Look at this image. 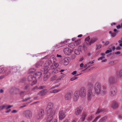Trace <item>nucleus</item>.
Listing matches in <instances>:
<instances>
[{"instance_id": "1", "label": "nucleus", "mask_w": 122, "mask_h": 122, "mask_svg": "<svg viewBox=\"0 0 122 122\" xmlns=\"http://www.w3.org/2000/svg\"><path fill=\"white\" fill-rule=\"evenodd\" d=\"M53 104L51 102L49 103L46 109L47 115L46 120L47 122H50L53 118V116L55 112L53 109Z\"/></svg>"}, {"instance_id": "2", "label": "nucleus", "mask_w": 122, "mask_h": 122, "mask_svg": "<svg viewBox=\"0 0 122 122\" xmlns=\"http://www.w3.org/2000/svg\"><path fill=\"white\" fill-rule=\"evenodd\" d=\"M20 66H13L11 68H8L6 70H5V72H7V73H6L5 74V76H7L10 73L11 71H10V69H12L13 72H16L20 69Z\"/></svg>"}, {"instance_id": "3", "label": "nucleus", "mask_w": 122, "mask_h": 122, "mask_svg": "<svg viewBox=\"0 0 122 122\" xmlns=\"http://www.w3.org/2000/svg\"><path fill=\"white\" fill-rule=\"evenodd\" d=\"M102 86L101 84L99 82H96L94 86V89L96 93L99 94L101 92Z\"/></svg>"}, {"instance_id": "4", "label": "nucleus", "mask_w": 122, "mask_h": 122, "mask_svg": "<svg viewBox=\"0 0 122 122\" xmlns=\"http://www.w3.org/2000/svg\"><path fill=\"white\" fill-rule=\"evenodd\" d=\"M23 114L24 117L28 119H30L32 117V112L29 110H26L24 111Z\"/></svg>"}, {"instance_id": "5", "label": "nucleus", "mask_w": 122, "mask_h": 122, "mask_svg": "<svg viewBox=\"0 0 122 122\" xmlns=\"http://www.w3.org/2000/svg\"><path fill=\"white\" fill-rule=\"evenodd\" d=\"M78 91L79 95L81 97L84 98L86 96V91L85 87H81Z\"/></svg>"}, {"instance_id": "6", "label": "nucleus", "mask_w": 122, "mask_h": 122, "mask_svg": "<svg viewBox=\"0 0 122 122\" xmlns=\"http://www.w3.org/2000/svg\"><path fill=\"white\" fill-rule=\"evenodd\" d=\"M95 93L92 91V90H88L87 91V98L88 100L90 101L95 96Z\"/></svg>"}, {"instance_id": "7", "label": "nucleus", "mask_w": 122, "mask_h": 122, "mask_svg": "<svg viewBox=\"0 0 122 122\" xmlns=\"http://www.w3.org/2000/svg\"><path fill=\"white\" fill-rule=\"evenodd\" d=\"M28 79L29 81H32V83L31 84V86H32L36 84L37 82V80L36 78L34 77L32 75H30L28 77Z\"/></svg>"}, {"instance_id": "8", "label": "nucleus", "mask_w": 122, "mask_h": 122, "mask_svg": "<svg viewBox=\"0 0 122 122\" xmlns=\"http://www.w3.org/2000/svg\"><path fill=\"white\" fill-rule=\"evenodd\" d=\"M44 114V111L42 109H40L38 114L36 116V117L38 119H42L43 118Z\"/></svg>"}, {"instance_id": "9", "label": "nucleus", "mask_w": 122, "mask_h": 122, "mask_svg": "<svg viewBox=\"0 0 122 122\" xmlns=\"http://www.w3.org/2000/svg\"><path fill=\"white\" fill-rule=\"evenodd\" d=\"M117 91L114 88H112L110 90L109 95L111 97H113L115 96L117 94Z\"/></svg>"}, {"instance_id": "10", "label": "nucleus", "mask_w": 122, "mask_h": 122, "mask_svg": "<svg viewBox=\"0 0 122 122\" xmlns=\"http://www.w3.org/2000/svg\"><path fill=\"white\" fill-rule=\"evenodd\" d=\"M55 57H51V59L50 60H48L47 61H46V63L45 64L47 66H48L50 65L52 63V61H53V62H55L56 61V59L55 58Z\"/></svg>"}, {"instance_id": "11", "label": "nucleus", "mask_w": 122, "mask_h": 122, "mask_svg": "<svg viewBox=\"0 0 122 122\" xmlns=\"http://www.w3.org/2000/svg\"><path fill=\"white\" fill-rule=\"evenodd\" d=\"M70 40L69 39H66L64 41H61L60 43L58 44V46L59 47H61L65 46L67 44V43L69 42Z\"/></svg>"}, {"instance_id": "12", "label": "nucleus", "mask_w": 122, "mask_h": 122, "mask_svg": "<svg viewBox=\"0 0 122 122\" xmlns=\"http://www.w3.org/2000/svg\"><path fill=\"white\" fill-rule=\"evenodd\" d=\"M63 51L65 54L68 55H70L72 52V51L68 47L64 48L63 50Z\"/></svg>"}, {"instance_id": "13", "label": "nucleus", "mask_w": 122, "mask_h": 122, "mask_svg": "<svg viewBox=\"0 0 122 122\" xmlns=\"http://www.w3.org/2000/svg\"><path fill=\"white\" fill-rule=\"evenodd\" d=\"M109 83L111 84H113L117 82V80L115 76H111L109 79Z\"/></svg>"}, {"instance_id": "14", "label": "nucleus", "mask_w": 122, "mask_h": 122, "mask_svg": "<svg viewBox=\"0 0 122 122\" xmlns=\"http://www.w3.org/2000/svg\"><path fill=\"white\" fill-rule=\"evenodd\" d=\"M82 110V107L80 106L78 107L75 110V114L76 115H79Z\"/></svg>"}, {"instance_id": "15", "label": "nucleus", "mask_w": 122, "mask_h": 122, "mask_svg": "<svg viewBox=\"0 0 122 122\" xmlns=\"http://www.w3.org/2000/svg\"><path fill=\"white\" fill-rule=\"evenodd\" d=\"M44 68L41 69V71H44V74L47 73L48 72V71L50 69L49 68V67L47 65H46L44 64Z\"/></svg>"}, {"instance_id": "16", "label": "nucleus", "mask_w": 122, "mask_h": 122, "mask_svg": "<svg viewBox=\"0 0 122 122\" xmlns=\"http://www.w3.org/2000/svg\"><path fill=\"white\" fill-rule=\"evenodd\" d=\"M79 94L78 91H75L74 94L73 100L75 102H76L79 99Z\"/></svg>"}, {"instance_id": "17", "label": "nucleus", "mask_w": 122, "mask_h": 122, "mask_svg": "<svg viewBox=\"0 0 122 122\" xmlns=\"http://www.w3.org/2000/svg\"><path fill=\"white\" fill-rule=\"evenodd\" d=\"M59 119L61 120L63 119L65 117V115L64 112H63L62 111H60L59 112Z\"/></svg>"}, {"instance_id": "18", "label": "nucleus", "mask_w": 122, "mask_h": 122, "mask_svg": "<svg viewBox=\"0 0 122 122\" xmlns=\"http://www.w3.org/2000/svg\"><path fill=\"white\" fill-rule=\"evenodd\" d=\"M87 87L88 90H92L93 87V84L91 82H88L87 83Z\"/></svg>"}, {"instance_id": "19", "label": "nucleus", "mask_w": 122, "mask_h": 122, "mask_svg": "<svg viewBox=\"0 0 122 122\" xmlns=\"http://www.w3.org/2000/svg\"><path fill=\"white\" fill-rule=\"evenodd\" d=\"M118 105L117 103L115 101H113L111 105V107L113 109H116L118 107Z\"/></svg>"}, {"instance_id": "20", "label": "nucleus", "mask_w": 122, "mask_h": 122, "mask_svg": "<svg viewBox=\"0 0 122 122\" xmlns=\"http://www.w3.org/2000/svg\"><path fill=\"white\" fill-rule=\"evenodd\" d=\"M107 110V109H106L99 108L97 110V111L96 113V114L98 115L99 114L102 113L103 112H106Z\"/></svg>"}, {"instance_id": "21", "label": "nucleus", "mask_w": 122, "mask_h": 122, "mask_svg": "<svg viewBox=\"0 0 122 122\" xmlns=\"http://www.w3.org/2000/svg\"><path fill=\"white\" fill-rule=\"evenodd\" d=\"M72 96V94L71 93H67L65 96V98L66 100H69L70 99Z\"/></svg>"}, {"instance_id": "22", "label": "nucleus", "mask_w": 122, "mask_h": 122, "mask_svg": "<svg viewBox=\"0 0 122 122\" xmlns=\"http://www.w3.org/2000/svg\"><path fill=\"white\" fill-rule=\"evenodd\" d=\"M44 62V61H41L37 62L35 65L36 67L39 68L41 66L43 63Z\"/></svg>"}, {"instance_id": "23", "label": "nucleus", "mask_w": 122, "mask_h": 122, "mask_svg": "<svg viewBox=\"0 0 122 122\" xmlns=\"http://www.w3.org/2000/svg\"><path fill=\"white\" fill-rule=\"evenodd\" d=\"M70 60V58L69 57H66L65 58L64 61V64L67 65L68 64Z\"/></svg>"}, {"instance_id": "24", "label": "nucleus", "mask_w": 122, "mask_h": 122, "mask_svg": "<svg viewBox=\"0 0 122 122\" xmlns=\"http://www.w3.org/2000/svg\"><path fill=\"white\" fill-rule=\"evenodd\" d=\"M42 74V73L40 71L35 73V74L36 76V78H39L41 76Z\"/></svg>"}, {"instance_id": "25", "label": "nucleus", "mask_w": 122, "mask_h": 122, "mask_svg": "<svg viewBox=\"0 0 122 122\" xmlns=\"http://www.w3.org/2000/svg\"><path fill=\"white\" fill-rule=\"evenodd\" d=\"M45 75L44 77L43 80L44 81H46L49 77L50 74L49 73H45Z\"/></svg>"}, {"instance_id": "26", "label": "nucleus", "mask_w": 122, "mask_h": 122, "mask_svg": "<svg viewBox=\"0 0 122 122\" xmlns=\"http://www.w3.org/2000/svg\"><path fill=\"white\" fill-rule=\"evenodd\" d=\"M97 40V38L95 37H93L91 38L90 41L89 42V43L90 45L92 44L95 42Z\"/></svg>"}, {"instance_id": "27", "label": "nucleus", "mask_w": 122, "mask_h": 122, "mask_svg": "<svg viewBox=\"0 0 122 122\" xmlns=\"http://www.w3.org/2000/svg\"><path fill=\"white\" fill-rule=\"evenodd\" d=\"M68 46L71 48H73L76 47V45L74 43H71L68 45Z\"/></svg>"}, {"instance_id": "28", "label": "nucleus", "mask_w": 122, "mask_h": 122, "mask_svg": "<svg viewBox=\"0 0 122 122\" xmlns=\"http://www.w3.org/2000/svg\"><path fill=\"white\" fill-rule=\"evenodd\" d=\"M101 55L102 56L100 57L98 59V60L99 61L100 60H102L103 59L105 58V54L104 53H102L101 54Z\"/></svg>"}, {"instance_id": "29", "label": "nucleus", "mask_w": 122, "mask_h": 122, "mask_svg": "<svg viewBox=\"0 0 122 122\" xmlns=\"http://www.w3.org/2000/svg\"><path fill=\"white\" fill-rule=\"evenodd\" d=\"M118 76L122 78V70H120L117 73Z\"/></svg>"}, {"instance_id": "30", "label": "nucleus", "mask_w": 122, "mask_h": 122, "mask_svg": "<svg viewBox=\"0 0 122 122\" xmlns=\"http://www.w3.org/2000/svg\"><path fill=\"white\" fill-rule=\"evenodd\" d=\"M61 91V89H56L52 90V91H50V93H57Z\"/></svg>"}, {"instance_id": "31", "label": "nucleus", "mask_w": 122, "mask_h": 122, "mask_svg": "<svg viewBox=\"0 0 122 122\" xmlns=\"http://www.w3.org/2000/svg\"><path fill=\"white\" fill-rule=\"evenodd\" d=\"M107 117L106 116H105L102 117L99 121V122H102L103 121H105L107 119Z\"/></svg>"}, {"instance_id": "32", "label": "nucleus", "mask_w": 122, "mask_h": 122, "mask_svg": "<svg viewBox=\"0 0 122 122\" xmlns=\"http://www.w3.org/2000/svg\"><path fill=\"white\" fill-rule=\"evenodd\" d=\"M86 114L85 113H83L80 119L82 121H84L86 117Z\"/></svg>"}, {"instance_id": "33", "label": "nucleus", "mask_w": 122, "mask_h": 122, "mask_svg": "<svg viewBox=\"0 0 122 122\" xmlns=\"http://www.w3.org/2000/svg\"><path fill=\"white\" fill-rule=\"evenodd\" d=\"M57 78V76L56 75L54 76L51 78V80L52 81L56 79Z\"/></svg>"}, {"instance_id": "34", "label": "nucleus", "mask_w": 122, "mask_h": 122, "mask_svg": "<svg viewBox=\"0 0 122 122\" xmlns=\"http://www.w3.org/2000/svg\"><path fill=\"white\" fill-rule=\"evenodd\" d=\"M75 54L77 55H79L80 54V51L78 50L75 49L74 51Z\"/></svg>"}, {"instance_id": "35", "label": "nucleus", "mask_w": 122, "mask_h": 122, "mask_svg": "<svg viewBox=\"0 0 122 122\" xmlns=\"http://www.w3.org/2000/svg\"><path fill=\"white\" fill-rule=\"evenodd\" d=\"M81 43V40H78L75 41L74 43L76 45V46L77 45H79Z\"/></svg>"}, {"instance_id": "36", "label": "nucleus", "mask_w": 122, "mask_h": 122, "mask_svg": "<svg viewBox=\"0 0 122 122\" xmlns=\"http://www.w3.org/2000/svg\"><path fill=\"white\" fill-rule=\"evenodd\" d=\"M7 106V105H4L0 106V110H1L5 108H6V107Z\"/></svg>"}, {"instance_id": "37", "label": "nucleus", "mask_w": 122, "mask_h": 122, "mask_svg": "<svg viewBox=\"0 0 122 122\" xmlns=\"http://www.w3.org/2000/svg\"><path fill=\"white\" fill-rule=\"evenodd\" d=\"M101 116L100 115L98 116L95 118L92 122H96L97 120L101 117Z\"/></svg>"}, {"instance_id": "38", "label": "nucleus", "mask_w": 122, "mask_h": 122, "mask_svg": "<svg viewBox=\"0 0 122 122\" xmlns=\"http://www.w3.org/2000/svg\"><path fill=\"white\" fill-rule=\"evenodd\" d=\"M94 60H93L92 61H90L89 62L87 63V65L88 66H87V68H89L90 67V66L89 65V64H92L94 62Z\"/></svg>"}, {"instance_id": "39", "label": "nucleus", "mask_w": 122, "mask_h": 122, "mask_svg": "<svg viewBox=\"0 0 122 122\" xmlns=\"http://www.w3.org/2000/svg\"><path fill=\"white\" fill-rule=\"evenodd\" d=\"M62 78V77L61 76H60L55 81V82L56 83L58 82H59L60 80Z\"/></svg>"}, {"instance_id": "40", "label": "nucleus", "mask_w": 122, "mask_h": 122, "mask_svg": "<svg viewBox=\"0 0 122 122\" xmlns=\"http://www.w3.org/2000/svg\"><path fill=\"white\" fill-rule=\"evenodd\" d=\"M118 42L119 44V46L120 47H122V39L121 40L119 41Z\"/></svg>"}, {"instance_id": "41", "label": "nucleus", "mask_w": 122, "mask_h": 122, "mask_svg": "<svg viewBox=\"0 0 122 122\" xmlns=\"http://www.w3.org/2000/svg\"><path fill=\"white\" fill-rule=\"evenodd\" d=\"M96 46L97 47L96 49V50H98L100 49L102 47V45H99L98 46L97 45Z\"/></svg>"}, {"instance_id": "42", "label": "nucleus", "mask_w": 122, "mask_h": 122, "mask_svg": "<svg viewBox=\"0 0 122 122\" xmlns=\"http://www.w3.org/2000/svg\"><path fill=\"white\" fill-rule=\"evenodd\" d=\"M38 94H40L41 96H43L45 95V93L44 92H42L41 93H40V92L38 93Z\"/></svg>"}, {"instance_id": "43", "label": "nucleus", "mask_w": 122, "mask_h": 122, "mask_svg": "<svg viewBox=\"0 0 122 122\" xmlns=\"http://www.w3.org/2000/svg\"><path fill=\"white\" fill-rule=\"evenodd\" d=\"M55 68L56 67H55L54 65L53 64H52L50 68L51 69L53 70L55 69Z\"/></svg>"}, {"instance_id": "44", "label": "nucleus", "mask_w": 122, "mask_h": 122, "mask_svg": "<svg viewBox=\"0 0 122 122\" xmlns=\"http://www.w3.org/2000/svg\"><path fill=\"white\" fill-rule=\"evenodd\" d=\"M93 115H92L91 116L88 117V118L87 119L88 120H91L92 119V118L93 117Z\"/></svg>"}, {"instance_id": "45", "label": "nucleus", "mask_w": 122, "mask_h": 122, "mask_svg": "<svg viewBox=\"0 0 122 122\" xmlns=\"http://www.w3.org/2000/svg\"><path fill=\"white\" fill-rule=\"evenodd\" d=\"M77 78V77L75 76V77H73L71 78V79L70 80L71 81H74V80H75V79H76Z\"/></svg>"}, {"instance_id": "46", "label": "nucleus", "mask_w": 122, "mask_h": 122, "mask_svg": "<svg viewBox=\"0 0 122 122\" xmlns=\"http://www.w3.org/2000/svg\"><path fill=\"white\" fill-rule=\"evenodd\" d=\"M112 51L111 50H107L105 52V54H107L110 52H111Z\"/></svg>"}, {"instance_id": "47", "label": "nucleus", "mask_w": 122, "mask_h": 122, "mask_svg": "<svg viewBox=\"0 0 122 122\" xmlns=\"http://www.w3.org/2000/svg\"><path fill=\"white\" fill-rule=\"evenodd\" d=\"M45 87V86H41L37 88L38 89H41Z\"/></svg>"}, {"instance_id": "48", "label": "nucleus", "mask_w": 122, "mask_h": 122, "mask_svg": "<svg viewBox=\"0 0 122 122\" xmlns=\"http://www.w3.org/2000/svg\"><path fill=\"white\" fill-rule=\"evenodd\" d=\"M102 93L103 95H105L107 93V91L106 90H102Z\"/></svg>"}, {"instance_id": "49", "label": "nucleus", "mask_w": 122, "mask_h": 122, "mask_svg": "<svg viewBox=\"0 0 122 122\" xmlns=\"http://www.w3.org/2000/svg\"><path fill=\"white\" fill-rule=\"evenodd\" d=\"M30 99V97H29L27 98H26L25 99L23 100H22L23 102H25L26 101H27L28 100Z\"/></svg>"}, {"instance_id": "50", "label": "nucleus", "mask_w": 122, "mask_h": 122, "mask_svg": "<svg viewBox=\"0 0 122 122\" xmlns=\"http://www.w3.org/2000/svg\"><path fill=\"white\" fill-rule=\"evenodd\" d=\"M54 65L55 67H57L59 65V64L58 63H54Z\"/></svg>"}, {"instance_id": "51", "label": "nucleus", "mask_w": 122, "mask_h": 122, "mask_svg": "<svg viewBox=\"0 0 122 122\" xmlns=\"http://www.w3.org/2000/svg\"><path fill=\"white\" fill-rule=\"evenodd\" d=\"M90 39V38H89V37H88L85 39V41H87L89 42Z\"/></svg>"}, {"instance_id": "52", "label": "nucleus", "mask_w": 122, "mask_h": 122, "mask_svg": "<svg viewBox=\"0 0 122 122\" xmlns=\"http://www.w3.org/2000/svg\"><path fill=\"white\" fill-rule=\"evenodd\" d=\"M116 35V33H112V34L111 35V36H112V37H114Z\"/></svg>"}, {"instance_id": "53", "label": "nucleus", "mask_w": 122, "mask_h": 122, "mask_svg": "<svg viewBox=\"0 0 122 122\" xmlns=\"http://www.w3.org/2000/svg\"><path fill=\"white\" fill-rule=\"evenodd\" d=\"M3 68H0V73H1L4 70Z\"/></svg>"}, {"instance_id": "54", "label": "nucleus", "mask_w": 122, "mask_h": 122, "mask_svg": "<svg viewBox=\"0 0 122 122\" xmlns=\"http://www.w3.org/2000/svg\"><path fill=\"white\" fill-rule=\"evenodd\" d=\"M12 107V106L11 105H9L7 107V106L6 107L5 109H7L8 108H11Z\"/></svg>"}, {"instance_id": "55", "label": "nucleus", "mask_w": 122, "mask_h": 122, "mask_svg": "<svg viewBox=\"0 0 122 122\" xmlns=\"http://www.w3.org/2000/svg\"><path fill=\"white\" fill-rule=\"evenodd\" d=\"M109 43V42L108 41L106 42L104 44V45L105 46H107V45Z\"/></svg>"}, {"instance_id": "56", "label": "nucleus", "mask_w": 122, "mask_h": 122, "mask_svg": "<svg viewBox=\"0 0 122 122\" xmlns=\"http://www.w3.org/2000/svg\"><path fill=\"white\" fill-rule=\"evenodd\" d=\"M29 86V84L27 85L26 86H25L24 88V89H27V88H28V87Z\"/></svg>"}, {"instance_id": "57", "label": "nucleus", "mask_w": 122, "mask_h": 122, "mask_svg": "<svg viewBox=\"0 0 122 122\" xmlns=\"http://www.w3.org/2000/svg\"><path fill=\"white\" fill-rule=\"evenodd\" d=\"M76 72H77V71H73L72 73V74L73 75H75L76 74Z\"/></svg>"}, {"instance_id": "58", "label": "nucleus", "mask_w": 122, "mask_h": 122, "mask_svg": "<svg viewBox=\"0 0 122 122\" xmlns=\"http://www.w3.org/2000/svg\"><path fill=\"white\" fill-rule=\"evenodd\" d=\"M116 49L117 50H121V49L119 47H117L116 48Z\"/></svg>"}, {"instance_id": "59", "label": "nucleus", "mask_w": 122, "mask_h": 122, "mask_svg": "<svg viewBox=\"0 0 122 122\" xmlns=\"http://www.w3.org/2000/svg\"><path fill=\"white\" fill-rule=\"evenodd\" d=\"M121 53L120 51H118L115 52V54L116 55H119Z\"/></svg>"}, {"instance_id": "60", "label": "nucleus", "mask_w": 122, "mask_h": 122, "mask_svg": "<svg viewBox=\"0 0 122 122\" xmlns=\"http://www.w3.org/2000/svg\"><path fill=\"white\" fill-rule=\"evenodd\" d=\"M46 89H43V90H42L40 91V93H41V92H45L46 91Z\"/></svg>"}, {"instance_id": "61", "label": "nucleus", "mask_w": 122, "mask_h": 122, "mask_svg": "<svg viewBox=\"0 0 122 122\" xmlns=\"http://www.w3.org/2000/svg\"><path fill=\"white\" fill-rule=\"evenodd\" d=\"M24 93H25L24 91H21L20 93V94L21 95H22V94H23Z\"/></svg>"}, {"instance_id": "62", "label": "nucleus", "mask_w": 122, "mask_h": 122, "mask_svg": "<svg viewBox=\"0 0 122 122\" xmlns=\"http://www.w3.org/2000/svg\"><path fill=\"white\" fill-rule=\"evenodd\" d=\"M17 111L15 110H14L12 111L11 112V113H16L17 112Z\"/></svg>"}, {"instance_id": "63", "label": "nucleus", "mask_w": 122, "mask_h": 122, "mask_svg": "<svg viewBox=\"0 0 122 122\" xmlns=\"http://www.w3.org/2000/svg\"><path fill=\"white\" fill-rule=\"evenodd\" d=\"M5 77L4 75H2L1 76H0V79H2L4 78Z\"/></svg>"}, {"instance_id": "64", "label": "nucleus", "mask_w": 122, "mask_h": 122, "mask_svg": "<svg viewBox=\"0 0 122 122\" xmlns=\"http://www.w3.org/2000/svg\"><path fill=\"white\" fill-rule=\"evenodd\" d=\"M57 122V119H54L52 122Z\"/></svg>"}]
</instances>
